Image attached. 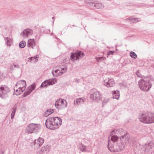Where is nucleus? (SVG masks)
<instances>
[{
    "instance_id": "9b49d317",
    "label": "nucleus",
    "mask_w": 154,
    "mask_h": 154,
    "mask_svg": "<svg viewBox=\"0 0 154 154\" xmlns=\"http://www.w3.org/2000/svg\"><path fill=\"white\" fill-rule=\"evenodd\" d=\"M33 33V31L31 29L27 28L21 32L20 35L23 38H28L32 35Z\"/></svg>"
},
{
    "instance_id": "c9c22d12",
    "label": "nucleus",
    "mask_w": 154,
    "mask_h": 154,
    "mask_svg": "<svg viewBox=\"0 0 154 154\" xmlns=\"http://www.w3.org/2000/svg\"><path fill=\"white\" fill-rule=\"evenodd\" d=\"M108 99H104L103 101V104H106V103H107L108 101Z\"/></svg>"
},
{
    "instance_id": "f257e3e1",
    "label": "nucleus",
    "mask_w": 154,
    "mask_h": 154,
    "mask_svg": "<svg viewBox=\"0 0 154 154\" xmlns=\"http://www.w3.org/2000/svg\"><path fill=\"white\" fill-rule=\"evenodd\" d=\"M120 138L122 144L126 145L129 144L131 140L128 138V136L122 129L114 130L111 132L110 136L108 140V147L112 152H119L121 150L120 146L117 145L118 139Z\"/></svg>"
},
{
    "instance_id": "c756f323",
    "label": "nucleus",
    "mask_w": 154,
    "mask_h": 154,
    "mask_svg": "<svg viewBox=\"0 0 154 154\" xmlns=\"http://www.w3.org/2000/svg\"><path fill=\"white\" fill-rule=\"evenodd\" d=\"M131 57L134 59H136L137 58V55L135 52L133 51H131L130 54Z\"/></svg>"
},
{
    "instance_id": "7c9ffc66",
    "label": "nucleus",
    "mask_w": 154,
    "mask_h": 154,
    "mask_svg": "<svg viewBox=\"0 0 154 154\" xmlns=\"http://www.w3.org/2000/svg\"><path fill=\"white\" fill-rule=\"evenodd\" d=\"M80 149L82 151H85L86 149V146L82 143L80 145Z\"/></svg>"
},
{
    "instance_id": "a19ab883",
    "label": "nucleus",
    "mask_w": 154,
    "mask_h": 154,
    "mask_svg": "<svg viewBox=\"0 0 154 154\" xmlns=\"http://www.w3.org/2000/svg\"><path fill=\"white\" fill-rule=\"evenodd\" d=\"M0 154H3V152L1 151H0Z\"/></svg>"
},
{
    "instance_id": "2f4dec72",
    "label": "nucleus",
    "mask_w": 154,
    "mask_h": 154,
    "mask_svg": "<svg viewBox=\"0 0 154 154\" xmlns=\"http://www.w3.org/2000/svg\"><path fill=\"white\" fill-rule=\"evenodd\" d=\"M38 57L37 56H35L34 57H29V59L31 61H33V62H36L37 60H36L37 58Z\"/></svg>"
},
{
    "instance_id": "4be33fe9",
    "label": "nucleus",
    "mask_w": 154,
    "mask_h": 154,
    "mask_svg": "<svg viewBox=\"0 0 154 154\" xmlns=\"http://www.w3.org/2000/svg\"><path fill=\"white\" fill-rule=\"evenodd\" d=\"M85 101V100L82 98H79L77 99L76 100V103L75 102V100H74V103L75 105L80 104H83Z\"/></svg>"
},
{
    "instance_id": "72a5a7b5",
    "label": "nucleus",
    "mask_w": 154,
    "mask_h": 154,
    "mask_svg": "<svg viewBox=\"0 0 154 154\" xmlns=\"http://www.w3.org/2000/svg\"><path fill=\"white\" fill-rule=\"evenodd\" d=\"M60 69H57L56 70H55L54 71H54H52L54 72V75H58V73L59 72H60Z\"/></svg>"
},
{
    "instance_id": "1a4fd4ad",
    "label": "nucleus",
    "mask_w": 154,
    "mask_h": 154,
    "mask_svg": "<svg viewBox=\"0 0 154 154\" xmlns=\"http://www.w3.org/2000/svg\"><path fill=\"white\" fill-rule=\"evenodd\" d=\"M101 97V95L99 91L94 88L91 89L90 95V98L91 99L93 100L97 101L100 100Z\"/></svg>"
},
{
    "instance_id": "7ed1b4c3",
    "label": "nucleus",
    "mask_w": 154,
    "mask_h": 154,
    "mask_svg": "<svg viewBox=\"0 0 154 154\" xmlns=\"http://www.w3.org/2000/svg\"><path fill=\"white\" fill-rule=\"evenodd\" d=\"M62 122V119L60 118L49 117L46 120L45 124L48 128L54 130L58 128L61 125Z\"/></svg>"
},
{
    "instance_id": "9d476101",
    "label": "nucleus",
    "mask_w": 154,
    "mask_h": 154,
    "mask_svg": "<svg viewBox=\"0 0 154 154\" xmlns=\"http://www.w3.org/2000/svg\"><path fill=\"white\" fill-rule=\"evenodd\" d=\"M84 55V54L83 52L78 51L75 53H72L70 58L72 61H74L79 59L80 57H83Z\"/></svg>"
},
{
    "instance_id": "f3484780",
    "label": "nucleus",
    "mask_w": 154,
    "mask_h": 154,
    "mask_svg": "<svg viewBox=\"0 0 154 154\" xmlns=\"http://www.w3.org/2000/svg\"><path fill=\"white\" fill-rule=\"evenodd\" d=\"M35 45V41L34 39H29L28 40L27 44V46L28 47H31L32 49L34 48V47Z\"/></svg>"
},
{
    "instance_id": "f03ea898",
    "label": "nucleus",
    "mask_w": 154,
    "mask_h": 154,
    "mask_svg": "<svg viewBox=\"0 0 154 154\" xmlns=\"http://www.w3.org/2000/svg\"><path fill=\"white\" fill-rule=\"evenodd\" d=\"M134 151L135 154H154V144L152 142L150 141L144 145L137 146Z\"/></svg>"
},
{
    "instance_id": "a878e982",
    "label": "nucleus",
    "mask_w": 154,
    "mask_h": 154,
    "mask_svg": "<svg viewBox=\"0 0 154 154\" xmlns=\"http://www.w3.org/2000/svg\"><path fill=\"white\" fill-rule=\"evenodd\" d=\"M96 61L99 62L100 61H103L104 60H106V57H98L95 58Z\"/></svg>"
},
{
    "instance_id": "0eeeda50",
    "label": "nucleus",
    "mask_w": 154,
    "mask_h": 154,
    "mask_svg": "<svg viewBox=\"0 0 154 154\" xmlns=\"http://www.w3.org/2000/svg\"><path fill=\"white\" fill-rule=\"evenodd\" d=\"M26 85V82L24 80H20L17 83L14 89V90H15L16 88H18L19 89L18 93L16 94L17 95H18L23 92L25 89Z\"/></svg>"
},
{
    "instance_id": "b1692460",
    "label": "nucleus",
    "mask_w": 154,
    "mask_h": 154,
    "mask_svg": "<svg viewBox=\"0 0 154 154\" xmlns=\"http://www.w3.org/2000/svg\"><path fill=\"white\" fill-rule=\"evenodd\" d=\"M126 20L128 21L131 23H134L138 21V19L136 18H129L126 19Z\"/></svg>"
},
{
    "instance_id": "5701e85b",
    "label": "nucleus",
    "mask_w": 154,
    "mask_h": 154,
    "mask_svg": "<svg viewBox=\"0 0 154 154\" xmlns=\"http://www.w3.org/2000/svg\"><path fill=\"white\" fill-rule=\"evenodd\" d=\"M49 146H46L42 147L41 149V151L42 152L47 153L49 151Z\"/></svg>"
},
{
    "instance_id": "a211bd4d",
    "label": "nucleus",
    "mask_w": 154,
    "mask_h": 154,
    "mask_svg": "<svg viewBox=\"0 0 154 154\" xmlns=\"http://www.w3.org/2000/svg\"><path fill=\"white\" fill-rule=\"evenodd\" d=\"M92 6L97 9H101L104 8V6L102 3H92Z\"/></svg>"
},
{
    "instance_id": "dca6fc26",
    "label": "nucleus",
    "mask_w": 154,
    "mask_h": 154,
    "mask_svg": "<svg viewBox=\"0 0 154 154\" xmlns=\"http://www.w3.org/2000/svg\"><path fill=\"white\" fill-rule=\"evenodd\" d=\"M60 69V71L58 73V75H54V72L52 71V73L53 75V76L55 77H57V76L59 75H61L63 74L66 72L67 71V68H59V69Z\"/></svg>"
},
{
    "instance_id": "6e6552de",
    "label": "nucleus",
    "mask_w": 154,
    "mask_h": 154,
    "mask_svg": "<svg viewBox=\"0 0 154 154\" xmlns=\"http://www.w3.org/2000/svg\"><path fill=\"white\" fill-rule=\"evenodd\" d=\"M55 107L58 110H60L62 108H66L67 106L66 101L63 99L59 98L55 102Z\"/></svg>"
},
{
    "instance_id": "412c9836",
    "label": "nucleus",
    "mask_w": 154,
    "mask_h": 154,
    "mask_svg": "<svg viewBox=\"0 0 154 154\" xmlns=\"http://www.w3.org/2000/svg\"><path fill=\"white\" fill-rule=\"evenodd\" d=\"M54 112V110L53 109H48L44 113V115L45 117H47L49 115L53 113Z\"/></svg>"
},
{
    "instance_id": "4468645a",
    "label": "nucleus",
    "mask_w": 154,
    "mask_h": 154,
    "mask_svg": "<svg viewBox=\"0 0 154 154\" xmlns=\"http://www.w3.org/2000/svg\"><path fill=\"white\" fill-rule=\"evenodd\" d=\"M115 84V82L113 79H108V80H105L103 82V84L104 85L109 87H112Z\"/></svg>"
},
{
    "instance_id": "2eb2a0df",
    "label": "nucleus",
    "mask_w": 154,
    "mask_h": 154,
    "mask_svg": "<svg viewBox=\"0 0 154 154\" xmlns=\"http://www.w3.org/2000/svg\"><path fill=\"white\" fill-rule=\"evenodd\" d=\"M44 140L43 138L39 137L37 140H35L33 142V144L34 146L36 147H39L44 143Z\"/></svg>"
},
{
    "instance_id": "e433bc0d",
    "label": "nucleus",
    "mask_w": 154,
    "mask_h": 154,
    "mask_svg": "<svg viewBox=\"0 0 154 154\" xmlns=\"http://www.w3.org/2000/svg\"><path fill=\"white\" fill-rule=\"evenodd\" d=\"M85 2L87 3L91 4V5H92V3H93L91 0H85Z\"/></svg>"
},
{
    "instance_id": "79ce46f5",
    "label": "nucleus",
    "mask_w": 154,
    "mask_h": 154,
    "mask_svg": "<svg viewBox=\"0 0 154 154\" xmlns=\"http://www.w3.org/2000/svg\"><path fill=\"white\" fill-rule=\"evenodd\" d=\"M52 19H54V17H52Z\"/></svg>"
},
{
    "instance_id": "6ab92c4d",
    "label": "nucleus",
    "mask_w": 154,
    "mask_h": 154,
    "mask_svg": "<svg viewBox=\"0 0 154 154\" xmlns=\"http://www.w3.org/2000/svg\"><path fill=\"white\" fill-rule=\"evenodd\" d=\"M119 92L118 91H112V94L113 96L112 98L118 100L119 97Z\"/></svg>"
},
{
    "instance_id": "423d86ee",
    "label": "nucleus",
    "mask_w": 154,
    "mask_h": 154,
    "mask_svg": "<svg viewBox=\"0 0 154 154\" xmlns=\"http://www.w3.org/2000/svg\"><path fill=\"white\" fill-rule=\"evenodd\" d=\"M41 128V126L39 124L30 123L26 126L25 131L28 134L37 133L38 132Z\"/></svg>"
},
{
    "instance_id": "ea45409f",
    "label": "nucleus",
    "mask_w": 154,
    "mask_h": 154,
    "mask_svg": "<svg viewBox=\"0 0 154 154\" xmlns=\"http://www.w3.org/2000/svg\"><path fill=\"white\" fill-rule=\"evenodd\" d=\"M10 69L11 70H13L14 69L13 66H12V65L10 66Z\"/></svg>"
},
{
    "instance_id": "473e14b6",
    "label": "nucleus",
    "mask_w": 154,
    "mask_h": 154,
    "mask_svg": "<svg viewBox=\"0 0 154 154\" xmlns=\"http://www.w3.org/2000/svg\"><path fill=\"white\" fill-rule=\"evenodd\" d=\"M136 75L137 77L141 78V79H143L144 77H145L144 76L142 75L138 71L137 72Z\"/></svg>"
},
{
    "instance_id": "393cba45",
    "label": "nucleus",
    "mask_w": 154,
    "mask_h": 154,
    "mask_svg": "<svg viewBox=\"0 0 154 154\" xmlns=\"http://www.w3.org/2000/svg\"><path fill=\"white\" fill-rule=\"evenodd\" d=\"M17 106L16 105H15L14 106V107L13 108V110L11 112V119H13L15 112H16V109H17Z\"/></svg>"
},
{
    "instance_id": "39448f33",
    "label": "nucleus",
    "mask_w": 154,
    "mask_h": 154,
    "mask_svg": "<svg viewBox=\"0 0 154 154\" xmlns=\"http://www.w3.org/2000/svg\"><path fill=\"white\" fill-rule=\"evenodd\" d=\"M139 88L141 90L145 91H149L152 87V84L149 79L148 77H144L138 82Z\"/></svg>"
},
{
    "instance_id": "f704fd0d",
    "label": "nucleus",
    "mask_w": 154,
    "mask_h": 154,
    "mask_svg": "<svg viewBox=\"0 0 154 154\" xmlns=\"http://www.w3.org/2000/svg\"><path fill=\"white\" fill-rule=\"evenodd\" d=\"M114 53V51H110L108 52L107 54V57H108V56L110 54H113Z\"/></svg>"
},
{
    "instance_id": "cd10ccee",
    "label": "nucleus",
    "mask_w": 154,
    "mask_h": 154,
    "mask_svg": "<svg viewBox=\"0 0 154 154\" xmlns=\"http://www.w3.org/2000/svg\"><path fill=\"white\" fill-rule=\"evenodd\" d=\"M26 45V42L23 41H22L19 44V46L21 48H23Z\"/></svg>"
},
{
    "instance_id": "aec40b11",
    "label": "nucleus",
    "mask_w": 154,
    "mask_h": 154,
    "mask_svg": "<svg viewBox=\"0 0 154 154\" xmlns=\"http://www.w3.org/2000/svg\"><path fill=\"white\" fill-rule=\"evenodd\" d=\"M4 39L7 45L10 46L12 43V39L8 37H4Z\"/></svg>"
},
{
    "instance_id": "bb28decb",
    "label": "nucleus",
    "mask_w": 154,
    "mask_h": 154,
    "mask_svg": "<svg viewBox=\"0 0 154 154\" xmlns=\"http://www.w3.org/2000/svg\"><path fill=\"white\" fill-rule=\"evenodd\" d=\"M35 87V83H33L32 85H31L30 86L28 87L27 88L29 90L31 91V92H32L33 90H34Z\"/></svg>"
},
{
    "instance_id": "c85d7f7f",
    "label": "nucleus",
    "mask_w": 154,
    "mask_h": 154,
    "mask_svg": "<svg viewBox=\"0 0 154 154\" xmlns=\"http://www.w3.org/2000/svg\"><path fill=\"white\" fill-rule=\"evenodd\" d=\"M31 92V91L29 90L27 88L26 89V91L24 92L23 94V97H26L28 95L30 94Z\"/></svg>"
},
{
    "instance_id": "58836bf2",
    "label": "nucleus",
    "mask_w": 154,
    "mask_h": 154,
    "mask_svg": "<svg viewBox=\"0 0 154 154\" xmlns=\"http://www.w3.org/2000/svg\"><path fill=\"white\" fill-rule=\"evenodd\" d=\"M14 90V91H15V94H16V95H17V94H16L17 93H18V92H19V89H18H18H17V88H15V90Z\"/></svg>"
},
{
    "instance_id": "f8f14e48",
    "label": "nucleus",
    "mask_w": 154,
    "mask_h": 154,
    "mask_svg": "<svg viewBox=\"0 0 154 154\" xmlns=\"http://www.w3.org/2000/svg\"><path fill=\"white\" fill-rule=\"evenodd\" d=\"M56 82L57 79L55 78L46 80L42 83L40 86V87H46L48 85H52L55 84Z\"/></svg>"
},
{
    "instance_id": "ddd939ff",
    "label": "nucleus",
    "mask_w": 154,
    "mask_h": 154,
    "mask_svg": "<svg viewBox=\"0 0 154 154\" xmlns=\"http://www.w3.org/2000/svg\"><path fill=\"white\" fill-rule=\"evenodd\" d=\"M9 91V88L5 85H2L0 88V97H4V95Z\"/></svg>"
},
{
    "instance_id": "20e7f679",
    "label": "nucleus",
    "mask_w": 154,
    "mask_h": 154,
    "mask_svg": "<svg viewBox=\"0 0 154 154\" xmlns=\"http://www.w3.org/2000/svg\"><path fill=\"white\" fill-rule=\"evenodd\" d=\"M140 121L146 124L154 123V113L152 112L143 113L139 115Z\"/></svg>"
},
{
    "instance_id": "4c0bfd02",
    "label": "nucleus",
    "mask_w": 154,
    "mask_h": 154,
    "mask_svg": "<svg viewBox=\"0 0 154 154\" xmlns=\"http://www.w3.org/2000/svg\"><path fill=\"white\" fill-rule=\"evenodd\" d=\"M14 66L15 68H20L19 66L18 65H16L14 64Z\"/></svg>"
}]
</instances>
